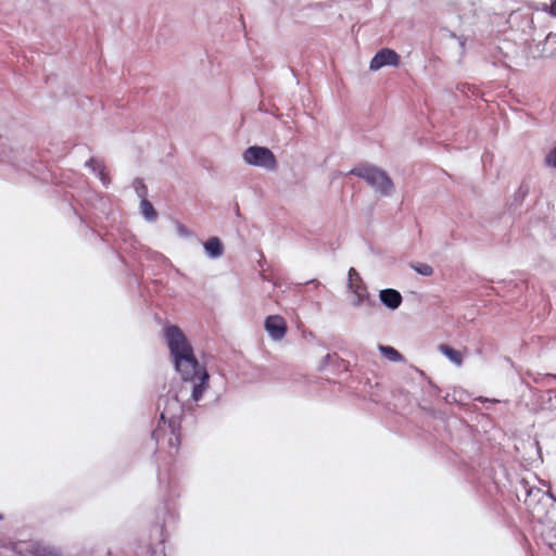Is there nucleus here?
<instances>
[{
    "instance_id": "9",
    "label": "nucleus",
    "mask_w": 556,
    "mask_h": 556,
    "mask_svg": "<svg viewBox=\"0 0 556 556\" xmlns=\"http://www.w3.org/2000/svg\"><path fill=\"white\" fill-rule=\"evenodd\" d=\"M265 330L274 341H280L287 332V323L279 315H270L265 319Z\"/></svg>"
},
{
    "instance_id": "21",
    "label": "nucleus",
    "mask_w": 556,
    "mask_h": 556,
    "mask_svg": "<svg viewBox=\"0 0 556 556\" xmlns=\"http://www.w3.org/2000/svg\"><path fill=\"white\" fill-rule=\"evenodd\" d=\"M547 495L554 501L556 502V498L553 496V494L551 492L547 493Z\"/></svg>"
},
{
    "instance_id": "15",
    "label": "nucleus",
    "mask_w": 556,
    "mask_h": 556,
    "mask_svg": "<svg viewBox=\"0 0 556 556\" xmlns=\"http://www.w3.org/2000/svg\"><path fill=\"white\" fill-rule=\"evenodd\" d=\"M380 353L390 362L401 363L404 361L402 354L389 345H379Z\"/></svg>"
},
{
    "instance_id": "16",
    "label": "nucleus",
    "mask_w": 556,
    "mask_h": 556,
    "mask_svg": "<svg viewBox=\"0 0 556 556\" xmlns=\"http://www.w3.org/2000/svg\"><path fill=\"white\" fill-rule=\"evenodd\" d=\"M410 267L421 276L429 277L433 274V268L427 263H413Z\"/></svg>"
},
{
    "instance_id": "1",
    "label": "nucleus",
    "mask_w": 556,
    "mask_h": 556,
    "mask_svg": "<svg viewBox=\"0 0 556 556\" xmlns=\"http://www.w3.org/2000/svg\"><path fill=\"white\" fill-rule=\"evenodd\" d=\"M164 338L173 357L175 369L185 383L184 388L190 389L192 402H199L208 388L210 376L207 370L195 358L191 344L178 326H166Z\"/></svg>"
},
{
    "instance_id": "12",
    "label": "nucleus",
    "mask_w": 556,
    "mask_h": 556,
    "mask_svg": "<svg viewBox=\"0 0 556 556\" xmlns=\"http://www.w3.org/2000/svg\"><path fill=\"white\" fill-rule=\"evenodd\" d=\"M206 255L210 258H218L224 254V245L219 238L212 237L203 243Z\"/></svg>"
},
{
    "instance_id": "10",
    "label": "nucleus",
    "mask_w": 556,
    "mask_h": 556,
    "mask_svg": "<svg viewBox=\"0 0 556 556\" xmlns=\"http://www.w3.org/2000/svg\"><path fill=\"white\" fill-rule=\"evenodd\" d=\"M379 300L387 308L395 311L401 306L403 296L397 290L387 288L380 290Z\"/></svg>"
},
{
    "instance_id": "19",
    "label": "nucleus",
    "mask_w": 556,
    "mask_h": 556,
    "mask_svg": "<svg viewBox=\"0 0 556 556\" xmlns=\"http://www.w3.org/2000/svg\"><path fill=\"white\" fill-rule=\"evenodd\" d=\"M176 230H177V233L182 238H189V237H192V235H193L185 225H182L180 223L176 224Z\"/></svg>"
},
{
    "instance_id": "2",
    "label": "nucleus",
    "mask_w": 556,
    "mask_h": 556,
    "mask_svg": "<svg viewBox=\"0 0 556 556\" xmlns=\"http://www.w3.org/2000/svg\"><path fill=\"white\" fill-rule=\"evenodd\" d=\"M163 405L160 422L152 432V439L159 444L161 441L167 443L172 448H178L180 444V422L185 405L178 395L167 394L159 402V407Z\"/></svg>"
},
{
    "instance_id": "17",
    "label": "nucleus",
    "mask_w": 556,
    "mask_h": 556,
    "mask_svg": "<svg viewBox=\"0 0 556 556\" xmlns=\"http://www.w3.org/2000/svg\"><path fill=\"white\" fill-rule=\"evenodd\" d=\"M132 186H134V189L138 195V198H140V201L143 200V199H147V195H148V188L147 186L144 185L143 180L140 179V178H136L132 182Z\"/></svg>"
},
{
    "instance_id": "4",
    "label": "nucleus",
    "mask_w": 556,
    "mask_h": 556,
    "mask_svg": "<svg viewBox=\"0 0 556 556\" xmlns=\"http://www.w3.org/2000/svg\"><path fill=\"white\" fill-rule=\"evenodd\" d=\"M348 290L353 294L351 302L353 307H372L375 305V301L368 292L366 283L354 267H351L348 273Z\"/></svg>"
},
{
    "instance_id": "22",
    "label": "nucleus",
    "mask_w": 556,
    "mask_h": 556,
    "mask_svg": "<svg viewBox=\"0 0 556 556\" xmlns=\"http://www.w3.org/2000/svg\"><path fill=\"white\" fill-rule=\"evenodd\" d=\"M553 378L556 379V375H553Z\"/></svg>"
},
{
    "instance_id": "11",
    "label": "nucleus",
    "mask_w": 556,
    "mask_h": 556,
    "mask_svg": "<svg viewBox=\"0 0 556 556\" xmlns=\"http://www.w3.org/2000/svg\"><path fill=\"white\" fill-rule=\"evenodd\" d=\"M86 167L90 168L91 172L98 176L104 187H109L111 180L105 172L103 163L97 159H90L85 163Z\"/></svg>"
},
{
    "instance_id": "8",
    "label": "nucleus",
    "mask_w": 556,
    "mask_h": 556,
    "mask_svg": "<svg viewBox=\"0 0 556 556\" xmlns=\"http://www.w3.org/2000/svg\"><path fill=\"white\" fill-rule=\"evenodd\" d=\"M161 496L164 502H169L179 496L178 484L172 479L168 471H160L157 476Z\"/></svg>"
},
{
    "instance_id": "7",
    "label": "nucleus",
    "mask_w": 556,
    "mask_h": 556,
    "mask_svg": "<svg viewBox=\"0 0 556 556\" xmlns=\"http://www.w3.org/2000/svg\"><path fill=\"white\" fill-rule=\"evenodd\" d=\"M400 63V55L391 49L384 48L379 50L370 61L369 68L371 71H379L383 66H397Z\"/></svg>"
},
{
    "instance_id": "5",
    "label": "nucleus",
    "mask_w": 556,
    "mask_h": 556,
    "mask_svg": "<svg viewBox=\"0 0 556 556\" xmlns=\"http://www.w3.org/2000/svg\"><path fill=\"white\" fill-rule=\"evenodd\" d=\"M242 159L250 166L260 167L267 172L277 169L276 156L266 147L251 146L242 153Z\"/></svg>"
},
{
    "instance_id": "14",
    "label": "nucleus",
    "mask_w": 556,
    "mask_h": 556,
    "mask_svg": "<svg viewBox=\"0 0 556 556\" xmlns=\"http://www.w3.org/2000/svg\"><path fill=\"white\" fill-rule=\"evenodd\" d=\"M140 214L147 222H154L157 217V213L153 207L152 203L148 199H143L140 201L139 205Z\"/></svg>"
},
{
    "instance_id": "18",
    "label": "nucleus",
    "mask_w": 556,
    "mask_h": 556,
    "mask_svg": "<svg viewBox=\"0 0 556 556\" xmlns=\"http://www.w3.org/2000/svg\"><path fill=\"white\" fill-rule=\"evenodd\" d=\"M545 165L556 168V147L546 154Z\"/></svg>"
},
{
    "instance_id": "20",
    "label": "nucleus",
    "mask_w": 556,
    "mask_h": 556,
    "mask_svg": "<svg viewBox=\"0 0 556 556\" xmlns=\"http://www.w3.org/2000/svg\"><path fill=\"white\" fill-rule=\"evenodd\" d=\"M549 13L554 16H556V0H554L549 8Z\"/></svg>"
},
{
    "instance_id": "3",
    "label": "nucleus",
    "mask_w": 556,
    "mask_h": 556,
    "mask_svg": "<svg viewBox=\"0 0 556 556\" xmlns=\"http://www.w3.org/2000/svg\"><path fill=\"white\" fill-rule=\"evenodd\" d=\"M350 174L365 180L375 192L382 197H391L394 192V185L391 178L387 172L379 167L371 165L357 166L352 168Z\"/></svg>"
},
{
    "instance_id": "6",
    "label": "nucleus",
    "mask_w": 556,
    "mask_h": 556,
    "mask_svg": "<svg viewBox=\"0 0 556 556\" xmlns=\"http://www.w3.org/2000/svg\"><path fill=\"white\" fill-rule=\"evenodd\" d=\"M12 549L22 556H59L58 549L39 541H18Z\"/></svg>"
},
{
    "instance_id": "13",
    "label": "nucleus",
    "mask_w": 556,
    "mask_h": 556,
    "mask_svg": "<svg viewBox=\"0 0 556 556\" xmlns=\"http://www.w3.org/2000/svg\"><path fill=\"white\" fill-rule=\"evenodd\" d=\"M439 351L446 357L450 359V362H452L454 365L456 366H462L463 364V355L460 352H458L457 350L446 345V344H441L439 346Z\"/></svg>"
}]
</instances>
